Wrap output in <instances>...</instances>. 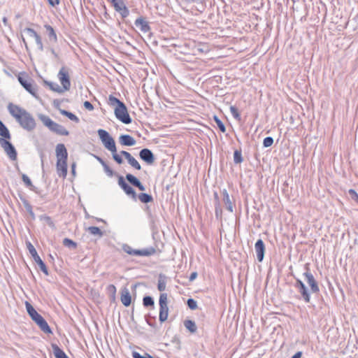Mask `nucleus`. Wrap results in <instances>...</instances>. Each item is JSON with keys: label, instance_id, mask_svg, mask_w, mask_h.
Returning a JSON list of instances; mask_svg holds the SVG:
<instances>
[{"label": "nucleus", "instance_id": "473e14b6", "mask_svg": "<svg viewBox=\"0 0 358 358\" xmlns=\"http://www.w3.org/2000/svg\"><path fill=\"white\" fill-rule=\"evenodd\" d=\"M184 326L188 329L192 334H194L197 330L196 323L191 320H186L184 321Z\"/></svg>", "mask_w": 358, "mask_h": 358}, {"label": "nucleus", "instance_id": "6ab92c4d", "mask_svg": "<svg viewBox=\"0 0 358 358\" xmlns=\"http://www.w3.org/2000/svg\"><path fill=\"white\" fill-rule=\"evenodd\" d=\"M49 129L60 136H68L69 134V131L66 130L64 127L55 122H53Z\"/></svg>", "mask_w": 358, "mask_h": 358}, {"label": "nucleus", "instance_id": "de8ad7c7", "mask_svg": "<svg viewBox=\"0 0 358 358\" xmlns=\"http://www.w3.org/2000/svg\"><path fill=\"white\" fill-rule=\"evenodd\" d=\"M273 143V138L271 136L266 137L263 141V145L264 148H268Z\"/></svg>", "mask_w": 358, "mask_h": 358}, {"label": "nucleus", "instance_id": "aec40b11", "mask_svg": "<svg viewBox=\"0 0 358 358\" xmlns=\"http://www.w3.org/2000/svg\"><path fill=\"white\" fill-rule=\"evenodd\" d=\"M56 156L57 159L67 160L68 152L65 145L62 143H59L56 146Z\"/></svg>", "mask_w": 358, "mask_h": 358}, {"label": "nucleus", "instance_id": "6e6d98bb", "mask_svg": "<svg viewBox=\"0 0 358 358\" xmlns=\"http://www.w3.org/2000/svg\"><path fill=\"white\" fill-rule=\"evenodd\" d=\"M83 105L84 107L89 110H92L94 109L93 105L88 101H85Z\"/></svg>", "mask_w": 358, "mask_h": 358}, {"label": "nucleus", "instance_id": "37998d69", "mask_svg": "<svg viewBox=\"0 0 358 358\" xmlns=\"http://www.w3.org/2000/svg\"><path fill=\"white\" fill-rule=\"evenodd\" d=\"M230 112H231V115H233V117H234L236 120H238V121H240V120H241V115H240V113H239V112H238V108H237L236 106H231L230 107Z\"/></svg>", "mask_w": 358, "mask_h": 358}, {"label": "nucleus", "instance_id": "13d9d810", "mask_svg": "<svg viewBox=\"0 0 358 358\" xmlns=\"http://www.w3.org/2000/svg\"><path fill=\"white\" fill-rule=\"evenodd\" d=\"M95 159L103 166L105 164H106V162L100 157L94 155Z\"/></svg>", "mask_w": 358, "mask_h": 358}, {"label": "nucleus", "instance_id": "412c9836", "mask_svg": "<svg viewBox=\"0 0 358 358\" xmlns=\"http://www.w3.org/2000/svg\"><path fill=\"white\" fill-rule=\"evenodd\" d=\"M134 24L143 33H146L150 30L148 22L142 17L137 18Z\"/></svg>", "mask_w": 358, "mask_h": 358}, {"label": "nucleus", "instance_id": "3c124183", "mask_svg": "<svg viewBox=\"0 0 358 358\" xmlns=\"http://www.w3.org/2000/svg\"><path fill=\"white\" fill-rule=\"evenodd\" d=\"M118 155H120L121 157H124L127 160V162L130 161V159L133 157V156L129 152L124 150L120 151Z\"/></svg>", "mask_w": 358, "mask_h": 358}, {"label": "nucleus", "instance_id": "a211bd4d", "mask_svg": "<svg viewBox=\"0 0 358 358\" xmlns=\"http://www.w3.org/2000/svg\"><path fill=\"white\" fill-rule=\"evenodd\" d=\"M126 180L133 186L138 188L141 191H145V186L141 182V181L134 176L131 173L126 175Z\"/></svg>", "mask_w": 358, "mask_h": 358}, {"label": "nucleus", "instance_id": "e433bc0d", "mask_svg": "<svg viewBox=\"0 0 358 358\" xmlns=\"http://www.w3.org/2000/svg\"><path fill=\"white\" fill-rule=\"evenodd\" d=\"M143 304L145 307H149L151 306L152 308H154L155 302L152 297L150 296H145L143 299Z\"/></svg>", "mask_w": 358, "mask_h": 358}, {"label": "nucleus", "instance_id": "f8f14e48", "mask_svg": "<svg viewBox=\"0 0 358 358\" xmlns=\"http://www.w3.org/2000/svg\"><path fill=\"white\" fill-rule=\"evenodd\" d=\"M117 183L119 186L123 189L125 194L129 196H131L134 200H136L137 194L136 191L132 187H131L129 184H127L123 176H118Z\"/></svg>", "mask_w": 358, "mask_h": 358}, {"label": "nucleus", "instance_id": "39448f33", "mask_svg": "<svg viewBox=\"0 0 358 358\" xmlns=\"http://www.w3.org/2000/svg\"><path fill=\"white\" fill-rule=\"evenodd\" d=\"M114 113L117 119L122 123L127 124L131 122L132 120L129 115L127 106L124 103L120 104L119 106H116Z\"/></svg>", "mask_w": 358, "mask_h": 358}, {"label": "nucleus", "instance_id": "bf43d9fd", "mask_svg": "<svg viewBox=\"0 0 358 358\" xmlns=\"http://www.w3.org/2000/svg\"><path fill=\"white\" fill-rule=\"evenodd\" d=\"M197 275H198V274L196 272L192 273L189 277V281L192 282L193 280H194L196 278Z\"/></svg>", "mask_w": 358, "mask_h": 358}, {"label": "nucleus", "instance_id": "a19ab883", "mask_svg": "<svg viewBox=\"0 0 358 358\" xmlns=\"http://www.w3.org/2000/svg\"><path fill=\"white\" fill-rule=\"evenodd\" d=\"M108 103L113 106H119L120 104H122L123 102L121 101L120 100H119L117 98H116L114 96L110 94L108 96Z\"/></svg>", "mask_w": 358, "mask_h": 358}, {"label": "nucleus", "instance_id": "7c9ffc66", "mask_svg": "<svg viewBox=\"0 0 358 358\" xmlns=\"http://www.w3.org/2000/svg\"><path fill=\"white\" fill-rule=\"evenodd\" d=\"M25 306L29 315L31 320H34L39 315V313H38L32 305L28 301L25 302Z\"/></svg>", "mask_w": 358, "mask_h": 358}, {"label": "nucleus", "instance_id": "b1692460", "mask_svg": "<svg viewBox=\"0 0 358 358\" xmlns=\"http://www.w3.org/2000/svg\"><path fill=\"white\" fill-rule=\"evenodd\" d=\"M114 8L115 11L120 13L122 18H125L129 15V10L123 1H120L118 5H115Z\"/></svg>", "mask_w": 358, "mask_h": 358}, {"label": "nucleus", "instance_id": "f03ea898", "mask_svg": "<svg viewBox=\"0 0 358 358\" xmlns=\"http://www.w3.org/2000/svg\"><path fill=\"white\" fill-rule=\"evenodd\" d=\"M14 117L19 122L20 125L28 131L34 130L36 127L34 118L26 110L22 111L21 115H14Z\"/></svg>", "mask_w": 358, "mask_h": 358}, {"label": "nucleus", "instance_id": "864d4df0", "mask_svg": "<svg viewBox=\"0 0 358 358\" xmlns=\"http://www.w3.org/2000/svg\"><path fill=\"white\" fill-rule=\"evenodd\" d=\"M66 117L68 118H69L71 120H72L76 123L79 122V121H80L79 118L76 115H74L73 113H72L69 111Z\"/></svg>", "mask_w": 358, "mask_h": 358}, {"label": "nucleus", "instance_id": "4be33fe9", "mask_svg": "<svg viewBox=\"0 0 358 358\" xmlns=\"http://www.w3.org/2000/svg\"><path fill=\"white\" fill-rule=\"evenodd\" d=\"M120 299L124 306L128 307L130 306L131 303V296L127 288L124 287L121 290Z\"/></svg>", "mask_w": 358, "mask_h": 358}, {"label": "nucleus", "instance_id": "49530a36", "mask_svg": "<svg viewBox=\"0 0 358 358\" xmlns=\"http://www.w3.org/2000/svg\"><path fill=\"white\" fill-rule=\"evenodd\" d=\"M128 163L136 170L141 169V166L134 157L128 162Z\"/></svg>", "mask_w": 358, "mask_h": 358}, {"label": "nucleus", "instance_id": "f704fd0d", "mask_svg": "<svg viewBox=\"0 0 358 358\" xmlns=\"http://www.w3.org/2000/svg\"><path fill=\"white\" fill-rule=\"evenodd\" d=\"M38 118L43 123V124L45 127H47L48 129L50 128L51 125L52 124V123L54 122L48 116L43 115V114H39Z\"/></svg>", "mask_w": 358, "mask_h": 358}, {"label": "nucleus", "instance_id": "603ef678", "mask_svg": "<svg viewBox=\"0 0 358 358\" xmlns=\"http://www.w3.org/2000/svg\"><path fill=\"white\" fill-rule=\"evenodd\" d=\"M108 292L112 294V297L114 299L115 293H116V287L113 285H109L107 287Z\"/></svg>", "mask_w": 358, "mask_h": 358}, {"label": "nucleus", "instance_id": "5fc2aeb1", "mask_svg": "<svg viewBox=\"0 0 358 358\" xmlns=\"http://www.w3.org/2000/svg\"><path fill=\"white\" fill-rule=\"evenodd\" d=\"M215 213L217 217L221 216L222 209L220 208V203H216Z\"/></svg>", "mask_w": 358, "mask_h": 358}, {"label": "nucleus", "instance_id": "423d86ee", "mask_svg": "<svg viewBox=\"0 0 358 358\" xmlns=\"http://www.w3.org/2000/svg\"><path fill=\"white\" fill-rule=\"evenodd\" d=\"M27 247L30 255L33 257L35 262L38 264L40 269L44 273L45 275H48L49 274L48 268L38 255L34 246L30 242H27Z\"/></svg>", "mask_w": 358, "mask_h": 358}, {"label": "nucleus", "instance_id": "a18cd8bd", "mask_svg": "<svg viewBox=\"0 0 358 358\" xmlns=\"http://www.w3.org/2000/svg\"><path fill=\"white\" fill-rule=\"evenodd\" d=\"M187 305L191 310H196L198 308L196 301L192 298L187 299Z\"/></svg>", "mask_w": 358, "mask_h": 358}, {"label": "nucleus", "instance_id": "338daca9", "mask_svg": "<svg viewBox=\"0 0 358 358\" xmlns=\"http://www.w3.org/2000/svg\"><path fill=\"white\" fill-rule=\"evenodd\" d=\"M145 320H146L147 323H148L150 327H154V328L156 327L155 323H152V322H150V320L148 317H146V319H145Z\"/></svg>", "mask_w": 358, "mask_h": 358}, {"label": "nucleus", "instance_id": "79ce46f5", "mask_svg": "<svg viewBox=\"0 0 358 358\" xmlns=\"http://www.w3.org/2000/svg\"><path fill=\"white\" fill-rule=\"evenodd\" d=\"M213 120H215V123L217 125V127L222 131V133H224L226 131V127L224 123L221 121V120L217 116H213Z\"/></svg>", "mask_w": 358, "mask_h": 358}, {"label": "nucleus", "instance_id": "774afa93", "mask_svg": "<svg viewBox=\"0 0 358 358\" xmlns=\"http://www.w3.org/2000/svg\"><path fill=\"white\" fill-rule=\"evenodd\" d=\"M59 112L62 115H64L66 117L69 111L66 110H64V109H59Z\"/></svg>", "mask_w": 358, "mask_h": 358}, {"label": "nucleus", "instance_id": "9d476101", "mask_svg": "<svg viewBox=\"0 0 358 358\" xmlns=\"http://www.w3.org/2000/svg\"><path fill=\"white\" fill-rule=\"evenodd\" d=\"M294 287L298 290L299 293H300L301 298L306 303H309L310 301V292L308 290V288L305 285V284L299 278H296V282L294 283Z\"/></svg>", "mask_w": 358, "mask_h": 358}, {"label": "nucleus", "instance_id": "4468645a", "mask_svg": "<svg viewBox=\"0 0 358 358\" xmlns=\"http://www.w3.org/2000/svg\"><path fill=\"white\" fill-rule=\"evenodd\" d=\"M140 158L146 162L148 165H151L155 162V157L153 152L148 148H143L139 152Z\"/></svg>", "mask_w": 358, "mask_h": 358}, {"label": "nucleus", "instance_id": "09e8293b", "mask_svg": "<svg viewBox=\"0 0 358 358\" xmlns=\"http://www.w3.org/2000/svg\"><path fill=\"white\" fill-rule=\"evenodd\" d=\"M105 173L109 177H113L115 175V172L108 166L106 164L103 166Z\"/></svg>", "mask_w": 358, "mask_h": 358}, {"label": "nucleus", "instance_id": "c756f323", "mask_svg": "<svg viewBox=\"0 0 358 358\" xmlns=\"http://www.w3.org/2000/svg\"><path fill=\"white\" fill-rule=\"evenodd\" d=\"M44 85L48 86L50 89L53 92H56L59 94L63 93L64 92V90H62V88L55 83L44 80Z\"/></svg>", "mask_w": 358, "mask_h": 358}, {"label": "nucleus", "instance_id": "c85d7f7f", "mask_svg": "<svg viewBox=\"0 0 358 358\" xmlns=\"http://www.w3.org/2000/svg\"><path fill=\"white\" fill-rule=\"evenodd\" d=\"M167 277L162 273H160L158 277L157 289L160 292H163L166 289Z\"/></svg>", "mask_w": 358, "mask_h": 358}, {"label": "nucleus", "instance_id": "1a4fd4ad", "mask_svg": "<svg viewBox=\"0 0 358 358\" xmlns=\"http://www.w3.org/2000/svg\"><path fill=\"white\" fill-rule=\"evenodd\" d=\"M57 76L62 85V87H61L62 90H64V91L69 90L71 87L69 69L65 66H62L60 69Z\"/></svg>", "mask_w": 358, "mask_h": 358}, {"label": "nucleus", "instance_id": "ea45409f", "mask_svg": "<svg viewBox=\"0 0 358 358\" xmlns=\"http://www.w3.org/2000/svg\"><path fill=\"white\" fill-rule=\"evenodd\" d=\"M87 231L91 234L97 235L99 237H101L103 235V231L97 227H88Z\"/></svg>", "mask_w": 358, "mask_h": 358}, {"label": "nucleus", "instance_id": "bb28decb", "mask_svg": "<svg viewBox=\"0 0 358 358\" xmlns=\"http://www.w3.org/2000/svg\"><path fill=\"white\" fill-rule=\"evenodd\" d=\"M44 27L46 30L49 40L50 41L56 43L57 41V36L53 27L50 24H45Z\"/></svg>", "mask_w": 358, "mask_h": 358}, {"label": "nucleus", "instance_id": "2f4dec72", "mask_svg": "<svg viewBox=\"0 0 358 358\" xmlns=\"http://www.w3.org/2000/svg\"><path fill=\"white\" fill-rule=\"evenodd\" d=\"M22 179L25 185L27 187H29L31 191H34L36 193H38V192L37 191V188L34 185H33L30 178L26 174H22Z\"/></svg>", "mask_w": 358, "mask_h": 358}, {"label": "nucleus", "instance_id": "cd10ccee", "mask_svg": "<svg viewBox=\"0 0 358 358\" xmlns=\"http://www.w3.org/2000/svg\"><path fill=\"white\" fill-rule=\"evenodd\" d=\"M8 109L10 113V114L14 117V115H21V113H22L23 110H25V109H23L20 108V106L17 105H14L12 103H10L8 106Z\"/></svg>", "mask_w": 358, "mask_h": 358}, {"label": "nucleus", "instance_id": "dca6fc26", "mask_svg": "<svg viewBox=\"0 0 358 358\" xmlns=\"http://www.w3.org/2000/svg\"><path fill=\"white\" fill-rule=\"evenodd\" d=\"M255 252L257 253V258L259 262H262L264 257L265 245L262 239L257 240L255 245Z\"/></svg>", "mask_w": 358, "mask_h": 358}, {"label": "nucleus", "instance_id": "c9c22d12", "mask_svg": "<svg viewBox=\"0 0 358 358\" xmlns=\"http://www.w3.org/2000/svg\"><path fill=\"white\" fill-rule=\"evenodd\" d=\"M137 196L138 199L143 203H148L153 201L152 195L147 193H141Z\"/></svg>", "mask_w": 358, "mask_h": 358}, {"label": "nucleus", "instance_id": "20e7f679", "mask_svg": "<svg viewBox=\"0 0 358 358\" xmlns=\"http://www.w3.org/2000/svg\"><path fill=\"white\" fill-rule=\"evenodd\" d=\"M159 320L160 322H165L168 318L169 308L167 305V294L166 293H162L159 296Z\"/></svg>", "mask_w": 358, "mask_h": 358}, {"label": "nucleus", "instance_id": "9b49d317", "mask_svg": "<svg viewBox=\"0 0 358 358\" xmlns=\"http://www.w3.org/2000/svg\"><path fill=\"white\" fill-rule=\"evenodd\" d=\"M0 145L3 148L6 153L12 160L17 159V151L13 145L8 141L0 138Z\"/></svg>", "mask_w": 358, "mask_h": 358}, {"label": "nucleus", "instance_id": "69168bd1", "mask_svg": "<svg viewBox=\"0 0 358 358\" xmlns=\"http://www.w3.org/2000/svg\"><path fill=\"white\" fill-rule=\"evenodd\" d=\"M50 52H51V53L52 54V55L54 56V57L55 59H58L59 58L58 54L55 51V50L53 48L50 49Z\"/></svg>", "mask_w": 358, "mask_h": 358}, {"label": "nucleus", "instance_id": "7ed1b4c3", "mask_svg": "<svg viewBox=\"0 0 358 358\" xmlns=\"http://www.w3.org/2000/svg\"><path fill=\"white\" fill-rule=\"evenodd\" d=\"M122 250L128 255L134 256L148 257L156 253V249L154 247H149L142 250H135L127 244L123 245Z\"/></svg>", "mask_w": 358, "mask_h": 358}, {"label": "nucleus", "instance_id": "680f3d73", "mask_svg": "<svg viewBox=\"0 0 358 358\" xmlns=\"http://www.w3.org/2000/svg\"><path fill=\"white\" fill-rule=\"evenodd\" d=\"M45 220H46L48 224H49V226H50L52 227H53L55 226L53 222L52 221V220L50 217H46Z\"/></svg>", "mask_w": 358, "mask_h": 358}, {"label": "nucleus", "instance_id": "e2e57ef3", "mask_svg": "<svg viewBox=\"0 0 358 358\" xmlns=\"http://www.w3.org/2000/svg\"><path fill=\"white\" fill-rule=\"evenodd\" d=\"M110 3L113 4V7H115V5H118L120 1H122L123 0H109Z\"/></svg>", "mask_w": 358, "mask_h": 358}, {"label": "nucleus", "instance_id": "58836bf2", "mask_svg": "<svg viewBox=\"0 0 358 358\" xmlns=\"http://www.w3.org/2000/svg\"><path fill=\"white\" fill-rule=\"evenodd\" d=\"M243 161L241 150H236L234 152V162L235 164H241Z\"/></svg>", "mask_w": 358, "mask_h": 358}, {"label": "nucleus", "instance_id": "ddd939ff", "mask_svg": "<svg viewBox=\"0 0 358 358\" xmlns=\"http://www.w3.org/2000/svg\"><path fill=\"white\" fill-rule=\"evenodd\" d=\"M23 32L27 34L29 37L34 38L36 43L38 46V48L40 51L43 50V44L42 42L41 37L34 31V29L26 27L23 29Z\"/></svg>", "mask_w": 358, "mask_h": 358}, {"label": "nucleus", "instance_id": "6e6552de", "mask_svg": "<svg viewBox=\"0 0 358 358\" xmlns=\"http://www.w3.org/2000/svg\"><path fill=\"white\" fill-rule=\"evenodd\" d=\"M306 271L303 273V275L306 278V282L310 287V292L313 294H317L320 292V287L317 282L315 279L313 275L311 273L308 264L305 265Z\"/></svg>", "mask_w": 358, "mask_h": 358}, {"label": "nucleus", "instance_id": "0eeeda50", "mask_svg": "<svg viewBox=\"0 0 358 358\" xmlns=\"http://www.w3.org/2000/svg\"><path fill=\"white\" fill-rule=\"evenodd\" d=\"M17 80L20 85L32 96L37 98V86L32 79L19 76Z\"/></svg>", "mask_w": 358, "mask_h": 358}, {"label": "nucleus", "instance_id": "f257e3e1", "mask_svg": "<svg viewBox=\"0 0 358 358\" xmlns=\"http://www.w3.org/2000/svg\"><path fill=\"white\" fill-rule=\"evenodd\" d=\"M97 133L106 149L112 153V157L114 161L118 164H122L123 163V159L122 157H121L117 152L115 141L113 138L107 131L102 129H99L97 131Z\"/></svg>", "mask_w": 358, "mask_h": 358}, {"label": "nucleus", "instance_id": "72a5a7b5", "mask_svg": "<svg viewBox=\"0 0 358 358\" xmlns=\"http://www.w3.org/2000/svg\"><path fill=\"white\" fill-rule=\"evenodd\" d=\"M0 136L2 137L1 138L6 140L10 139L11 138L10 131L4 124L0 125Z\"/></svg>", "mask_w": 358, "mask_h": 358}, {"label": "nucleus", "instance_id": "052dcab7", "mask_svg": "<svg viewBox=\"0 0 358 358\" xmlns=\"http://www.w3.org/2000/svg\"><path fill=\"white\" fill-rule=\"evenodd\" d=\"M48 1L52 6H55L59 3V0H48Z\"/></svg>", "mask_w": 358, "mask_h": 358}, {"label": "nucleus", "instance_id": "4d7b16f0", "mask_svg": "<svg viewBox=\"0 0 358 358\" xmlns=\"http://www.w3.org/2000/svg\"><path fill=\"white\" fill-rule=\"evenodd\" d=\"M24 206L28 213H29L31 210H33L31 205L29 203V202L28 201H24Z\"/></svg>", "mask_w": 358, "mask_h": 358}, {"label": "nucleus", "instance_id": "2eb2a0df", "mask_svg": "<svg viewBox=\"0 0 358 358\" xmlns=\"http://www.w3.org/2000/svg\"><path fill=\"white\" fill-rule=\"evenodd\" d=\"M33 321L45 334H52V331L45 320L39 314Z\"/></svg>", "mask_w": 358, "mask_h": 358}, {"label": "nucleus", "instance_id": "8fccbe9b", "mask_svg": "<svg viewBox=\"0 0 358 358\" xmlns=\"http://www.w3.org/2000/svg\"><path fill=\"white\" fill-rule=\"evenodd\" d=\"M348 194L352 200L358 203V194L356 192L355 189H349Z\"/></svg>", "mask_w": 358, "mask_h": 358}, {"label": "nucleus", "instance_id": "393cba45", "mask_svg": "<svg viewBox=\"0 0 358 358\" xmlns=\"http://www.w3.org/2000/svg\"><path fill=\"white\" fill-rule=\"evenodd\" d=\"M223 196V202L226 205V208L229 212H233V203L230 199L229 194L226 189H224L222 192Z\"/></svg>", "mask_w": 358, "mask_h": 358}, {"label": "nucleus", "instance_id": "0e129e2a", "mask_svg": "<svg viewBox=\"0 0 358 358\" xmlns=\"http://www.w3.org/2000/svg\"><path fill=\"white\" fill-rule=\"evenodd\" d=\"M302 356V352H297L296 353H295L292 357V358H301Z\"/></svg>", "mask_w": 358, "mask_h": 358}, {"label": "nucleus", "instance_id": "c03bdc74", "mask_svg": "<svg viewBox=\"0 0 358 358\" xmlns=\"http://www.w3.org/2000/svg\"><path fill=\"white\" fill-rule=\"evenodd\" d=\"M132 357L134 358H155L148 352H144L143 355H141L139 352L136 351L132 352Z\"/></svg>", "mask_w": 358, "mask_h": 358}, {"label": "nucleus", "instance_id": "4c0bfd02", "mask_svg": "<svg viewBox=\"0 0 358 358\" xmlns=\"http://www.w3.org/2000/svg\"><path fill=\"white\" fill-rule=\"evenodd\" d=\"M63 245L71 249H76L77 248V243L70 238H65L63 240Z\"/></svg>", "mask_w": 358, "mask_h": 358}, {"label": "nucleus", "instance_id": "5701e85b", "mask_svg": "<svg viewBox=\"0 0 358 358\" xmlns=\"http://www.w3.org/2000/svg\"><path fill=\"white\" fill-rule=\"evenodd\" d=\"M121 145L124 146H133L136 144V140L128 134H122L119 137Z\"/></svg>", "mask_w": 358, "mask_h": 358}, {"label": "nucleus", "instance_id": "f3484780", "mask_svg": "<svg viewBox=\"0 0 358 358\" xmlns=\"http://www.w3.org/2000/svg\"><path fill=\"white\" fill-rule=\"evenodd\" d=\"M56 167L59 176L65 178L67 175V160L57 159Z\"/></svg>", "mask_w": 358, "mask_h": 358}, {"label": "nucleus", "instance_id": "a878e982", "mask_svg": "<svg viewBox=\"0 0 358 358\" xmlns=\"http://www.w3.org/2000/svg\"><path fill=\"white\" fill-rule=\"evenodd\" d=\"M51 347L55 358H69L66 353L55 343H52Z\"/></svg>", "mask_w": 358, "mask_h": 358}]
</instances>
